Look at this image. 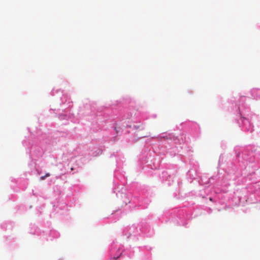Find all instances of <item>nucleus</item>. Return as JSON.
Returning <instances> with one entry per match:
<instances>
[{"label":"nucleus","mask_w":260,"mask_h":260,"mask_svg":"<svg viewBox=\"0 0 260 260\" xmlns=\"http://www.w3.org/2000/svg\"><path fill=\"white\" fill-rule=\"evenodd\" d=\"M45 178H46V176H42L40 179H41V180H43L45 179Z\"/></svg>","instance_id":"1"},{"label":"nucleus","mask_w":260,"mask_h":260,"mask_svg":"<svg viewBox=\"0 0 260 260\" xmlns=\"http://www.w3.org/2000/svg\"><path fill=\"white\" fill-rule=\"evenodd\" d=\"M45 176H46V178L47 177H49V176H50V174H49V173H47V174L45 175Z\"/></svg>","instance_id":"2"},{"label":"nucleus","mask_w":260,"mask_h":260,"mask_svg":"<svg viewBox=\"0 0 260 260\" xmlns=\"http://www.w3.org/2000/svg\"><path fill=\"white\" fill-rule=\"evenodd\" d=\"M210 201H212V199L211 198H210Z\"/></svg>","instance_id":"3"}]
</instances>
